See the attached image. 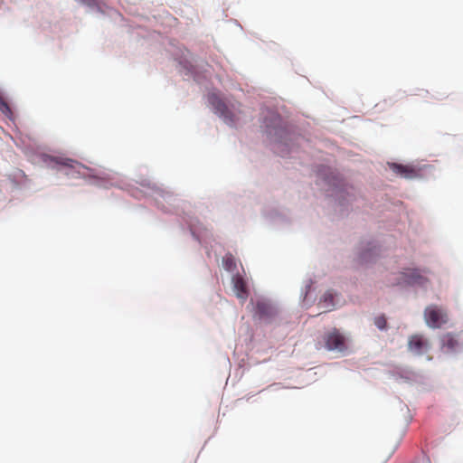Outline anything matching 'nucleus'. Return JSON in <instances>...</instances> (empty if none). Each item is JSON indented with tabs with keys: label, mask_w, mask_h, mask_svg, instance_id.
Returning <instances> with one entry per match:
<instances>
[{
	"label": "nucleus",
	"mask_w": 463,
	"mask_h": 463,
	"mask_svg": "<svg viewBox=\"0 0 463 463\" xmlns=\"http://www.w3.org/2000/svg\"><path fill=\"white\" fill-rule=\"evenodd\" d=\"M423 316L426 325L430 328H441L449 322L448 310L439 305L431 304L427 306Z\"/></svg>",
	"instance_id": "1"
},
{
	"label": "nucleus",
	"mask_w": 463,
	"mask_h": 463,
	"mask_svg": "<svg viewBox=\"0 0 463 463\" xmlns=\"http://www.w3.org/2000/svg\"><path fill=\"white\" fill-rule=\"evenodd\" d=\"M430 282L429 279L418 269H406L400 274V278L392 285H418L426 286Z\"/></svg>",
	"instance_id": "2"
},
{
	"label": "nucleus",
	"mask_w": 463,
	"mask_h": 463,
	"mask_svg": "<svg viewBox=\"0 0 463 463\" xmlns=\"http://www.w3.org/2000/svg\"><path fill=\"white\" fill-rule=\"evenodd\" d=\"M325 345L329 351H344L345 349V336L335 328L326 333L324 336Z\"/></svg>",
	"instance_id": "3"
},
{
	"label": "nucleus",
	"mask_w": 463,
	"mask_h": 463,
	"mask_svg": "<svg viewBox=\"0 0 463 463\" xmlns=\"http://www.w3.org/2000/svg\"><path fill=\"white\" fill-rule=\"evenodd\" d=\"M408 348L415 354L420 355L430 349V343L423 335H413L409 338Z\"/></svg>",
	"instance_id": "4"
},
{
	"label": "nucleus",
	"mask_w": 463,
	"mask_h": 463,
	"mask_svg": "<svg viewBox=\"0 0 463 463\" xmlns=\"http://www.w3.org/2000/svg\"><path fill=\"white\" fill-rule=\"evenodd\" d=\"M388 165L393 173L407 179H412L419 175L418 170L411 165L389 163Z\"/></svg>",
	"instance_id": "5"
},
{
	"label": "nucleus",
	"mask_w": 463,
	"mask_h": 463,
	"mask_svg": "<svg viewBox=\"0 0 463 463\" xmlns=\"http://www.w3.org/2000/svg\"><path fill=\"white\" fill-rule=\"evenodd\" d=\"M53 161L62 167L66 175L75 176V174L80 173L81 164L75 160L70 158L56 157L53 158Z\"/></svg>",
	"instance_id": "6"
},
{
	"label": "nucleus",
	"mask_w": 463,
	"mask_h": 463,
	"mask_svg": "<svg viewBox=\"0 0 463 463\" xmlns=\"http://www.w3.org/2000/svg\"><path fill=\"white\" fill-rule=\"evenodd\" d=\"M233 290L238 298L246 300L249 295L247 283L241 275H235L232 277Z\"/></svg>",
	"instance_id": "7"
},
{
	"label": "nucleus",
	"mask_w": 463,
	"mask_h": 463,
	"mask_svg": "<svg viewBox=\"0 0 463 463\" xmlns=\"http://www.w3.org/2000/svg\"><path fill=\"white\" fill-rule=\"evenodd\" d=\"M209 101L215 109V111L220 114V116L223 117L225 119H230L231 121L233 120L230 116L225 103L222 101L216 95H211L209 97Z\"/></svg>",
	"instance_id": "8"
},
{
	"label": "nucleus",
	"mask_w": 463,
	"mask_h": 463,
	"mask_svg": "<svg viewBox=\"0 0 463 463\" xmlns=\"http://www.w3.org/2000/svg\"><path fill=\"white\" fill-rule=\"evenodd\" d=\"M441 349L446 352H453L458 346V341L452 333L444 334L440 337Z\"/></svg>",
	"instance_id": "9"
},
{
	"label": "nucleus",
	"mask_w": 463,
	"mask_h": 463,
	"mask_svg": "<svg viewBox=\"0 0 463 463\" xmlns=\"http://www.w3.org/2000/svg\"><path fill=\"white\" fill-rule=\"evenodd\" d=\"M256 312L260 317H270L273 315V307L266 301H258Z\"/></svg>",
	"instance_id": "10"
},
{
	"label": "nucleus",
	"mask_w": 463,
	"mask_h": 463,
	"mask_svg": "<svg viewBox=\"0 0 463 463\" xmlns=\"http://www.w3.org/2000/svg\"><path fill=\"white\" fill-rule=\"evenodd\" d=\"M319 305H321L322 307L326 308L328 310L333 308L334 307V294H333V292L330 290L326 291L323 295V297L319 302Z\"/></svg>",
	"instance_id": "11"
},
{
	"label": "nucleus",
	"mask_w": 463,
	"mask_h": 463,
	"mask_svg": "<svg viewBox=\"0 0 463 463\" xmlns=\"http://www.w3.org/2000/svg\"><path fill=\"white\" fill-rule=\"evenodd\" d=\"M222 265L228 271H232L236 268V262L232 254H226L222 259Z\"/></svg>",
	"instance_id": "12"
},
{
	"label": "nucleus",
	"mask_w": 463,
	"mask_h": 463,
	"mask_svg": "<svg viewBox=\"0 0 463 463\" xmlns=\"http://www.w3.org/2000/svg\"><path fill=\"white\" fill-rule=\"evenodd\" d=\"M0 111L7 117L12 116V109L5 99L0 95Z\"/></svg>",
	"instance_id": "13"
},
{
	"label": "nucleus",
	"mask_w": 463,
	"mask_h": 463,
	"mask_svg": "<svg viewBox=\"0 0 463 463\" xmlns=\"http://www.w3.org/2000/svg\"><path fill=\"white\" fill-rule=\"evenodd\" d=\"M374 325L381 330L385 329L387 326L386 317L383 315L376 317L374 318Z\"/></svg>",
	"instance_id": "14"
},
{
	"label": "nucleus",
	"mask_w": 463,
	"mask_h": 463,
	"mask_svg": "<svg viewBox=\"0 0 463 463\" xmlns=\"http://www.w3.org/2000/svg\"><path fill=\"white\" fill-rule=\"evenodd\" d=\"M366 255H367V252H366V251L363 252V254H362V256H361V257H362V259H363V260H367V257H366Z\"/></svg>",
	"instance_id": "15"
}]
</instances>
